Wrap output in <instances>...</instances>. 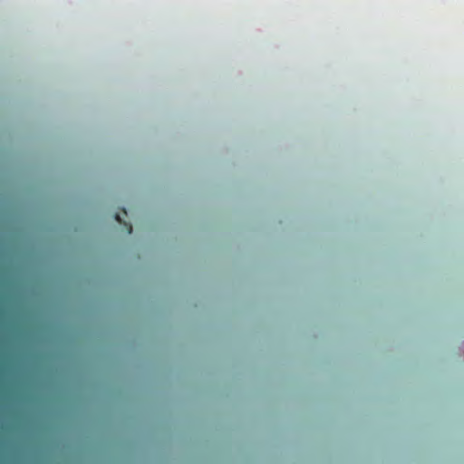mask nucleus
<instances>
[{"label":"nucleus","instance_id":"obj_1","mask_svg":"<svg viewBox=\"0 0 464 464\" xmlns=\"http://www.w3.org/2000/svg\"><path fill=\"white\" fill-rule=\"evenodd\" d=\"M115 219H116L120 224H121V223H122V220H121V218L120 214H116V215H115ZM123 225L126 227L128 234H131V232H132V227H131V225H130V223H128V222H123Z\"/></svg>","mask_w":464,"mask_h":464},{"label":"nucleus","instance_id":"obj_2","mask_svg":"<svg viewBox=\"0 0 464 464\" xmlns=\"http://www.w3.org/2000/svg\"><path fill=\"white\" fill-rule=\"evenodd\" d=\"M122 213L127 216V211L125 210V208H122Z\"/></svg>","mask_w":464,"mask_h":464}]
</instances>
